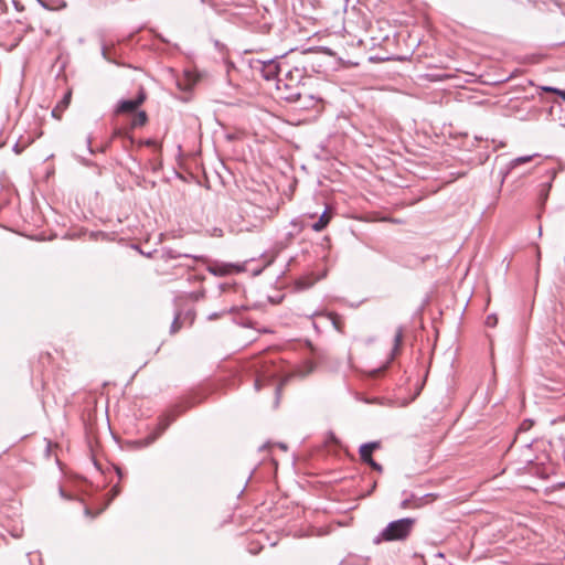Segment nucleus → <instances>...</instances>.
<instances>
[{"instance_id":"f8f14e48","label":"nucleus","mask_w":565,"mask_h":565,"mask_svg":"<svg viewBox=\"0 0 565 565\" xmlns=\"http://www.w3.org/2000/svg\"><path fill=\"white\" fill-rule=\"evenodd\" d=\"M331 217H332V215H331V213H330V209H329V207H327V209L323 211V213L320 215L319 220H318L316 223H313V224L311 225V228H312L315 232H321V231H323V230L328 226V224L330 223Z\"/></svg>"},{"instance_id":"ddd939ff","label":"nucleus","mask_w":565,"mask_h":565,"mask_svg":"<svg viewBox=\"0 0 565 565\" xmlns=\"http://www.w3.org/2000/svg\"><path fill=\"white\" fill-rule=\"evenodd\" d=\"M537 154H531V156H522V157H518L513 160H511L508 164V168L507 170L502 173L503 175V179L516 167H519L520 164H524V163H527L530 161L533 160V158H535Z\"/></svg>"},{"instance_id":"dca6fc26","label":"nucleus","mask_w":565,"mask_h":565,"mask_svg":"<svg viewBox=\"0 0 565 565\" xmlns=\"http://www.w3.org/2000/svg\"><path fill=\"white\" fill-rule=\"evenodd\" d=\"M327 317L337 331L344 333L345 322L342 316L337 312H328Z\"/></svg>"},{"instance_id":"473e14b6","label":"nucleus","mask_w":565,"mask_h":565,"mask_svg":"<svg viewBox=\"0 0 565 565\" xmlns=\"http://www.w3.org/2000/svg\"><path fill=\"white\" fill-rule=\"evenodd\" d=\"M85 512H86L87 515H90L89 509H86Z\"/></svg>"},{"instance_id":"4468645a","label":"nucleus","mask_w":565,"mask_h":565,"mask_svg":"<svg viewBox=\"0 0 565 565\" xmlns=\"http://www.w3.org/2000/svg\"><path fill=\"white\" fill-rule=\"evenodd\" d=\"M407 499H412L413 508H420L427 502H431L436 499V495L433 493L424 494L422 497H417L414 493H411Z\"/></svg>"},{"instance_id":"cd10ccee","label":"nucleus","mask_w":565,"mask_h":565,"mask_svg":"<svg viewBox=\"0 0 565 565\" xmlns=\"http://www.w3.org/2000/svg\"><path fill=\"white\" fill-rule=\"evenodd\" d=\"M38 2H39L43 8H49L47 3H46L44 0H38Z\"/></svg>"},{"instance_id":"bb28decb","label":"nucleus","mask_w":565,"mask_h":565,"mask_svg":"<svg viewBox=\"0 0 565 565\" xmlns=\"http://www.w3.org/2000/svg\"><path fill=\"white\" fill-rule=\"evenodd\" d=\"M376 487H377V481L374 480L372 486H370V490L367 491L366 495H371L374 492V490L376 489Z\"/></svg>"},{"instance_id":"b1692460","label":"nucleus","mask_w":565,"mask_h":565,"mask_svg":"<svg viewBox=\"0 0 565 565\" xmlns=\"http://www.w3.org/2000/svg\"><path fill=\"white\" fill-rule=\"evenodd\" d=\"M545 92H551L557 94L565 102V90L556 88V87H544Z\"/></svg>"},{"instance_id":"9b49d317","label":"nucleus","mask_w":565,"mask_h":565,"mask_svg":"<svg viewBox=\"0 0 565 565\" xmlns=\"http://www.w3.org/2000/svg\"><path fill=\"white\" fill-rule=\"evenodd\" d=\"M72 98V93L68 90L65 93L63 98L57 103V105L52 110V116L54 118L61 119L62 113L68 107Z\"/></svg>"},{"instance_id":"9d476101","label":"nucleus","mask_w":565,"mask_h":565,"mask_svg":"<svg viewBox=\"0 0 565 565\" xmlns=\"http://www.w3.org/2000/svg\"><path fill=\"white\" fill-rule=\"evenodd\" d=\"M359 455H360V459L363 463H366L367 466H370L373 470L377 471L379 473L383 472V466L373 459L372 451L367 450V448H365L361 445L359 448Z\"/></svg>"},{"instance_id":"a211bd4d","label":"nucleus","mask_w":565,"mask_h":565,"mask_svg":"<svg viewBox=\"0 0 565 565\" xmlns=\"http://www.w3.org/2000/svg\"><path fill=\"white\" fill-rule=\"evenodd\" d=\"M186 319V317H184L182 319V313L181 312H177L174 315V318H173V321L170 326V334L173 335L175 333H178L182 327H183V321Z\"/></svg>"},{"instance_id":"423d86ee","label":"nucleus","mask_w":565,"mask_h":565,"mask_svg":"<svg viewBox=\"0 0 565 565\" xmlns=\"http://www.w3.org/2000/svg\"><path fill=\"white\" fill-rule=\"evenodd\" d=\"M320 102L321 99L317 98L307 87L300 92L299 97H295L289 104H292L297 110H310L316 108Z\"/></svg>"},{"instance_id":"0eeeda50","label":"nucleus","mask_w":565,"mask_h":565,"mask_svg":"<svg viewBox=\"0 0 565 565\" xmlns=\"http://www.w3.org/2000/svg\"><path fill=\"white\" fill-rule=\"evenodd\" d=\"M156 259L162 260V262H169L177 258H186L192 259V262L203 260V256H195L191 254H182L178 253L177 250L168 247H163L160 250H154Z\"/></svg>"},{"instance_id":"1a4fd4ad","label":"nucleus","mask_w":565,"mask_h":565,"mask_svg":"<svg viewBox=\"0 0 565 565\" xmlns=\"http://www.w3.org/2000/svg\"><path fill=\"white\" fill-rule=\"evenodd\" d=\"M556 174H557V171L554 168L548 169L546 171L547 182H544L541 184L540 192H539V201H540L541 205H544L546 203L548 195H550V191L552 189V183H553L554 179L556 178Z\"/></svg>"},{"instance_id":"7c9ffc66","label":"nucleus","mask_w":565,"mask_h":565,"mask_svg":"<svg viewBox=\"0 0 565 565\" xmlns=\"http://www.w3.org/2000/svg\"><path fill=\"white\" fill-rule=\"evenodd\" d=\"M108 146H109V142H108V143H106V145L102 148V151H105V150L108 148Z\"/></svg>"},{"instance_id":"a878e982","label":"nucleus","mask_w":565,"mask_h":565,"mask_svg":"<svg viewBox=\"0 0 565 565\" xmlns=\"http://www.w3.org/2000/svg\"><path fill=\"white\" fill-rule=\"evenodd\" d=\"M401 508H402V509H409V508H413V507H412V499H407V498H405V499L401 502Z\"/></svg>"},{"instance_id":"aec40b11","label":"nucleus","mask_w":565,"mask_h":565,"mask_svg":"<svg viewBox=\"0 0 565 565\" xmlns=\"http://www.w3.org/2000/svg\"><path fill=\"white\" fill-rule=\"evenodd\" d=\"M115 138H124V139H128L129 142H131V143L134 142L132 136L129 132H127L126 130L120 129V128H117L114 130L110 141L114 140Z\"/></svg>"},{"instance_id":"72a5a7b5","label":"nucleus","mask_w":565,"mask_h":565,"mask_svg":"<svg viewBox=\"0 0 565 565\" xmlns=\"http://www.w3.org/2000/svg\"><path fill=\"white\" fill-rule=\"evenodd\" d=\"M184 266H186L188 268H192L190 264H184Z\"/></svg>"},{"instance_id":"6ab92c4d","label":"nucleus","mask_w":565,"mask_h":565,"mask_svg":"<svg viewBox=\"0 0 565 565\" xmlns=\"http://www.w3.org/2000/svg\"><path fill=\"white\" fill-rule=\"evenodd\" d=\"M230 267V265L212 266L209 267V271L215 276H225L231 273Z\"/></svg>"},{"instance_id":"4be33fe9","label":"nucleus","mask_w":565,"mask_h":565,"mask_svg":"<svg viewBox=\"0 0 565 565\" xmlns=\"http://www.w3.org/2000/svg\"><path fill=\"white\" fill-rule=\"evenodd\" d=\"M498 324V317L494 313L488 315L486 318V326L489 328H494Z\"/></svg>"},{"instance_id":"7ed1b4c3","label":"nucleus","mask_w":565,"mask_h":565,"mask_svg":"<svg viewBox=\"0 0 565 565\" xmlns=\"http://www.w3.org/2000/svg\"><path fill=\"white\" fill-rule=\"evenodd\" d=\"M274 366L273 360H267L265 355L259 354L254 356L246 363L245 370L254 375V388L259 392L264 385L271 379L276 377V372L271 371Z\"/></svg>"},{"instance_id":"20e7f679","label":"nucleus","mask_w":565,"mask_h":565,"mask_svg":"<svg viewBox=\"0 0 565 565\" xmlns=\"http://www.w3.org/2000/svg\"><path fill=\"white\" fill-rule=\"evenodd\" d=\"M290 65L282 57H276L267 61L254 60L252 67L258 72L265 81H275L277 83L280 73H285Z\"/></svg>"},{"instance_id":"393cba45","label":"nucleus","mask_w":565,"mask_h":565,"mask_svg":"<svg viewBox=\"0 0 565 565\" xmlns=\"http://www.w3.org/2000/svg\"><path fill=\"white\" fill-rule=\"evenodd\" d=\"M140 145H143V146H147V147H156L157 146V141L153 140V139H146V140H141Z\"/></svg>"},{"instance_id":"2eb2a0df","label":"nucleus","mask_w":565,"mask_h":565,"mask_svg":"<svg viewBox=\"0 0 565 565\" xmlns=\"http://www.w3.org/2000/svg\"><path fill=\"white\" fill-rule=\"evenodd\" d=\"M403 339H404V329H403V327H398L394 334L392 359H394L395 355H397L399 353L401 347L403 343Z\"/></svg>"},{"instance_id":"f03ea898","label":"nucleus","mask_w":565,"mask_h":565,"mask_svg":"<svg viewBox=\"0 0 565 565\" xmlns=\"http://www.w3.org/2000/svg\"><path fill=\"white\" fill-rule=\"evenodd\" d=\"M416 520L403 518L390 522L374 539L373 543L379 545L383 542L405 541L412 533Z\"/></svg>"},{"instance_id":"c756f323","label":"nucleus","mask_w":565,"mask_h":565,"mask_svg":"<svg viewBox=\"0 0 565 565\" xmlns=\"http://www.w3.org/2000/svg\"><path fill=\"white\" fill-rule=\"evenodd\" d=\"M106 51H107V50H106V47L104 46V47H103V56H104L105 58H107Z\"/></svg>"},{"instance_id":"5701e85b","label":"nucleus","mask_w":565,"mask_h":565,"mask_svg":"<svg viewBox=\"0 0 565 565\" xmlns=\"http://www.w3.org/2000/svg\"><path fill=\"white\" fill-rule=\"evenodd\" d=\"M233 311H234V308H231L228 310L224 309L220 312H213V313L209 315L207 318H209V320H215V319L223 317L226 313H232Z\"/></svg>"},{"instance_id":"c85d7f7f","label":"nucleus","mask_w":565,"mask_h":565,"mask_svg":"<svg viewBox=\"0 0 565 565\" xmlns=\"http://www.w3.org/2000/svg\"><path fill=\"white\" fill-rule=\"evenodd\" d=\"M146 255H147L148 257H153V258H156L154 250H153L152 253L146 252Z\"/></svg>"},{"instance_id":"412c9836","label":"nucleus","mask_w":565,"mask_h":565,"mask_svg":"<svg viewBox=\"0 0 565 565\" xmlns=\"http://www.w3.org/2000/svg\"><path fill=\"white\" fill-rule=\"evenodd\" d=\"M362 446L373 452L382 447V443L380 440H375V441L362 444Z\"/></svg>"},{"instance_id":"39448f33","label":"nucleus","mask_w":565,"mask_h":565,"mask_svg":"<svg viewBox=\"0 0 565 565\" xmlns=\"http://www.w3.org/2000/svg\"><path fill=\"white\" fill-rule=\"evenodd\" d=\"M147 99V93L142 86L139 87L138 94L134 99H121L118 102L115 114H131L135 113L140 105Z\"/></svg>"},{"instance_id":"6e6552de","label":"nucleus","mask_w":565,"mask_h":565,"mask_svg":"<svg viewBox=\"0 0 565 565\" xmlns=\"http://www.w3.org/2000/svg\"><path fill=\"white\" fill-rule=\"evenodd\" d=\"M173 420H174V418L170 417L169 415L160 416L159 417V423H158V426H157L156 430L152 434H150L149 436L146 437L145 444L146 445H150L154 440H157L163 434V431L170 426V424Z\"/></svg>"},{"instance_id":"2f4dec72","label":"nucleus","mask_w":565,"mask_h":565,"mask_svg":"<svg viewBox=\"0 0 565 565\" xmlns=\"http://www.w3.org/2000/svg\"><path fill=\"white\" fill-rule=\"evenodd\" d=\"M90 143H92V138H90V137H88V138H87V145H88V146H90Z\"/></svg>"},{"instance_id":"f257e3e1","label":"nucleus","mask_w":565,"mask_h":565,"mask_svg":"<svg viewBox=\"0 0 565 565\" xmlns=\"http://www.w3.org/2000/svg\"><path fill=\"white\" fill-rule=\"evenodd\" d=\"M305 68L289 66L284 77L277 81L276 89L279 98L289 103L295 97L300 96V92L307 88L305 79Z\"/></svg>"},{"instance_id":"f3484780","label":"nucleus","mask_w":565,"mask_h":565,"mask_svg":"<svg viewBox=\"0 0 565 565\" xmlns=\"http://www.w3.org/2000/svg\"><path fill=\"white\" fill-rule=\"evenodd\" d=\"M148 122V115L145 110H139L131 120L130 127L132 129L145 126Z\"/></svg>"}]
</instances>
